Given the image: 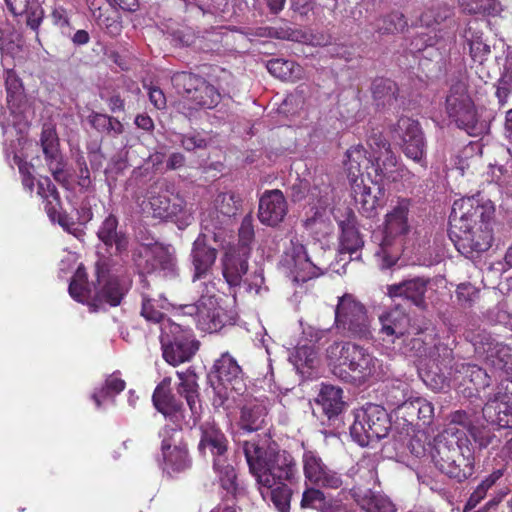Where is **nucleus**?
<instances>
[{
	"instance_id": "44",
	"label": "nucleus",
	"mask_w": 512,
	"mask_h": 512,
	"mask_svg": "<svg viewBox=\"0 0 512 512\" xmlns=\"http://www.w3.org/2000/svg\"><path fill=\"white\" fill-rule=\"evenodd\" d=\"M5 85L7 91V102L13 114L22 113L21 104L24 97V89L20 78L13 70L5 72Z\"/></svg>"
},
{
	"instance_id": "19",
	"label": "nucleus",
	"mask_w": 512,
	"mask_h": 512,
	"mask_svg": "<svg viewBox=\"0 0 512 512\" xmlns=\"http://www.w3.org/2000/svg\"><path fill=\"white\" fill-rule=\"evenodd\" d=\"M240 197L233 192L219 193L212 205L203 213L201 225L204 230L214 232L227 225L240 207Z\"/></svg>"
},
{
	"instance_id": "64",
	"label": "nucleus",
	"mask_w": 512,
	"mask_h": 512,
	"mask_svg": "<svg viewBox=\"0 0 512 512\" xmlns=\"http://www.w3.org/2000/svg\"><path fill=\"white\" fill-rule=\"evenodd\" d=\"M470 53L474 60L481 62L483 57L490 53V46L480 37L470 40Z\"/></svg>"
},
{
	"instance_id": "23",
	"label": "nucleus",
	"mask_w": 512,
	"mask_h": 512,
	"mask_svg": "<svg viewBox=\"0 0 512 512\" xmlns=\"http://www.w3.org/2000/svg\"><path fill=\"white\" fill-rule=\"evenodd\" d=\"M37 195L46 201L45 209L52 222H57L64 230L78 236L80 229L60 209L59 196L48 177H40L36 183Z\"/></svg>"
},
{
	"instance_id": "8",
	"label": "nucleus",
	"mask_w": 512,
	"mask_h": 512,
	"mask_svg": "<svg viewBox=\"0 0 512 512\" xmlns=\"http://www.w3.org/2000/svg\"><path fill=\"white\" fill-rule=\"evenodd\" d=\"M368 146L372 150L374 162L367 175L374 184L378 185L379 195H383L386 185L410 179V171L398 161L389 142L381 134H373L368 139Z\"/></svg>"
},
{
	"instance_id": "28",
	"label": "nucleus",
	"mask_w": 512,
	"mask_h": 512,
	"mask_svg": "<svg viewBox=\"0 0 512 512\" xmlns=\"http://www.w3.org/2000/svg\"><path fill=\"white\" fill-rule=\"evenodd\" d=\"M372 150L368 153L363 145L357 144L351 146L345 153L343 160V168L349 183H356L360 179H364L363 170L371 169Z\"/></svg>"
},
{
	"instance_id": "1",
	"label": "nucleus",
	"mask_w": 512,
	"mask_h": 512,
	"mask_svg": "<svg viewBox=\"0 0 512 512\" xmlns=\"http://www.w3.org/2000/svg\"><path fill=\"white\" fill-rule=\"evenodd\" d=\"M495 207L481 194L454 201L450 214V234L457 250L466 257L487 251L492 243L491 220Z\"/></svg>"
},
{
	"instance_id": "59",
	"label": "nucleus",
	"mask_w": 512,
	"mask_h": 512,
	"mask_svg": "<svg viewBox=\"0 0 512 512\" xmlns=\"http://www.w3.org/2000/svg\"><path fill=\"white\" fill-rule=\"evenodd\" d=\"M87 3L94 19L99 25L109 27L110 19L106 16V12L110 10L109 5L104 0H87Z\"/></svg>"
},
{
	"instance_id": "38",
	"label": "nucleus",
	"mask_w": 512,
	"mask_h": 512,
	"mask_svg": "<svg viewBox=\"0 0 512 512\" xmlns=\"http://www.w3.org/2000/svg\"><path fill=\"white\" fill-rule=\"evenodd\" d=\"M8 9L14 15H25L27 26L36 30L43 18V11L37 3H30L29 0H5Z\"/></svg>"
},
{
	"instance_id": "37",
	"label": "nucleus",
	"mask_w": 512,
	"mask_h": 512,
	"mask_svg": "<svg viewBox=\"0 0 512 512\" xmlns=\"http://www.w3.org/2000/svg\"><path fill=\"white\" fill-rule=\"evenodd\" d=\"M354 496L367 512H397L395 505L387 496L372 492L370 489H355Z\"/></svg>"
},
{
	"instance_id": "42",
	"label": "nucleus",
	"mask_w": 512,
	"mask_h": 512,
	"mask_svg": "<svg viewBox=\"0 0 512 512\" xmlns=\"http://www.w3.org/2000/svg\"><path fill=\"white\" fill-rule=\"evenodd\" d=\"M352 195L360 209L367 216H371L379 205V197L372 194L371 188L366 186L364 179L350 183Z\"/></svg>"
},
{
	"instance_id": "30",
	"label": "nucleus",
	"mask_w": 512,
	"mask_h": 512,
	"mask_svg": "<svg viewBox=\"0 0 512 512\" xmlns=\"http://www.w3.org/2000/svg\"><path fill=\"white\" fill-rule=\"evenodd\" d=\"M428 279L415 277L387 287V295L391 298L403 297L418 307L425 305Z\"/></svg>"
},
{
	"instance_id": "60",
	"label": "nucleus",
	"mask_w": 512,
	"mask_h": 512,
	"mask_svg": "<svg viewBox=\"0 0 512 512\" xmlns=\"http://www.w3.org/2000/svg\"><path fill=\"white\" fill-rule=\"evenodd\" d=\"M468 432L480 449L488 447L494 439V435L488 427L471 426Z\"/></svg>"
},
{
	"instance_id": "6",
	"label": "nucleus",
	"mask_w": 512,
	"mask_h": 512,
	"mask_svg": "<svg viewBox=\"0 0 512 512\" xmlns=\"http://www.w3.org/2000/svg\"><path fill=\"white\" fill-rule=\"evenodd\" d=\"M429 454L435 466L450 478L462 481L474 472V448L467 437L456 439L441 433L429 447Z\"/></svg>"
},
{
	"instance_id": "34",
	"label": "nucleus",
	"mask_w": 512,
	"mask_h": 512,
	"mask_svg": "<svg viewBox=\"0 0 512 512\" xmlns=\"http://www.w3.org/2000/svg\"><path fill=\"white\" fill-rule=\"evenodd\" d=\"M171 378H164L156 387L153 393V403L155 408L161 412L166 418H170L175 424L182 417L178 405L173 401L169 394Z\"/></svg>"
},
{
	"instance_id": "49",
	"label": "nucleus",
	"mask_w": 512,
	"mask_h": 512,
	"mask_svg": "<svg viewBox=\"0 0 512 512\" xmlns=\"http://www.w3.org/2000/svg\"><path fill=\"white\" fill-rule=\"evenodd\" d=\"M203 81L204 79L189 72H179L172 77V83L178 93L187 99L193 95L200 85H203Z\"/></svg>"
},
{
	"instance_id": "11",
	"label": "nucleus",
	"mask_w": 512,
	"mask_h": 512,
	"mask_svg": "<svg viewBox=\"0 0 512 512\" xmlns=\"http://www.w3.org/2000/svg\"><path fill=\"white\" fill-rule=\"evenodd\" d=\"M141 205L143 211L151 212L156 218L174 219L180 224H188L192 218L184 199L174 194L165 181L152 185L147 192V201Z\"/></svg>"
},
{
	"instance_id": "53",
	"label": "nucleus",
	"mask_w": 512,
	"mask_h": 512,
	"mask_svg": "<svg viewBox=\"0 0 512 512\" xmlns=\"http://www.w3.org/2000/svg\"><path fill=\"white\" fill-rule=\"evenodd\" d=\"M468 415L462 411H456L451 415L450 423L442 432L444 436L455 437L456 439H465V431L469 429Z\"/></svg>"
},
{
	"instance_id": "35",
	"label": "nucleus",
	"mask_w": 512,
	"mask_h": 512,
	"mask_svg": "<svg viewBox=\"0 0 512 512\" xmlns=\"http://www.w3.org/2000/svg\"><path fill=\"white\" fill-rule=\"evenodd\" d=\"M265 406L256 399H245L241 407L240 426L242 429L252 432L261 428L266 416Z\"/></svg>"
},
{
	"instance_id": "12",
	"label": "nucleus",
	"mask_w": 512,
	"mask_h": 512,
	"mask_svg": "<svg viewBox=\"0 0 512 512\" xmlns=\"http://www.w3.org/2000/svg\"><path fill=\"white\" fill-rule=\"evenodd\" d=\"M199 449L204 454L209 452L213 456V468L221 486L229 493H233L236 490V473L233 466L228 463L225 435L213 424L203 426Z\"/></svg>"
},
{
	"instance_id": "29",
	"label": "nucleus",
	"mask_w": 512,
	"mask_h": 512,
	"mask_svg": "<svg viewBox=\"0 0 512 512\" xmlns=\"http://www.w3.org/2000/svg\"><path fill=\"white\" fill-rule=\"evenodd\" d=\"M248 256L246 251H237L235 246L227 247L222 258V274L230 287H237L242 283L243 275L248 270Z\"/></svg>"
},
{
	"instance_id": "55",
	"label": "nucleus",
	"mask_w": 512,
	"mask_h": 512,
	"mask_svg": "<svg viewBox=\"0 0 512 512\" xmlns=\"http://www.w3.org/2000/svg\"><path fill=\"white\" fill-rule=\"evenodd\" d=\"M254 239L253 218L251 215H246L239 228V243L240 247H236L237 251H246L249 254V246Z\"/></svg>"
},
{
	"instance_id": "58",
	"label": "nucleus",
	"mask_w": 512,
	"mask_h": 512,
	"mask_svg": "<svg viewBox=\"0 0 512 512\" xmlns=\"http://www.w3.org/2000/svg\"><path fill=\"white\" fill-rule=\"evenodd\" d=\"M382 23L381 29L384 32H402L407 28V21L405 20L404 15L398 11L385 16Z\"/></svg>"
},
{
	"instance_id": "57",
	"label": "nucleus",
	"mask_w": 512,
	"mask_h": 512,
	"mask_svg": "<svg viewBox=\"0 0 512 512\" xmlns=\"http://www.w3.org/2000/svg\"><path fill=\"white\" fill-rule=\"evenodd\" d=\"M411 414L417 413V416L423 423H429L433 416L434 408L430 402L421 397H415L410 401L409 409Z\"/></svg>"
},
{
	"instance_id": "10",
	"label": "nucleus",
	"mask_w": 512,
	"mask_h": 512,
	"mask_svg": "<svg viewBox=\"0 0 512 512\" xmlns=\"http://www.w3.org/2000/svg\"><path fill=\"white\" fill-rule=\"evenodd\" d=\"M446 112L457 127L471 136H479L486 130V122L481 119L478 108L462 81L451 85L446 97Z\"/></svg>"
},
{
	"instance_id": "48",
	"label": "nucleus",
	"mask_w": 512,
	"mask_h": 512,
	"mask_svg": "<svg viewBox=\"0 0 512 512\" xmlns=\"http://www.w3.org/2000/svg\"><path fill=\"white\" fill-rule=\"evenodd\" d=\"M398 88L390 79H376L373 82V96L374 99L383 106H391L396 101V94Z\"/></svg>"
},
{
	"instance_id": "31",
	"label": "nucleus",
	"mask_w": 512,
	"mask_h": 512,
	"mask_svg": "<svg viewBox=\"0 0 512 512\" xmlns=\"http://www.w3.org/2000/svg\"><path fill=\"white\" fill-rule=\"evenodd\" d=\"M381 328L380 334L387 337L390 341L394 342L408 332L409 317L406 312L400 307L396 306L389 310L384 311L378 317Z\"/></svg>"
},
{
	"instance_id": "24",
	"label": "nucleus",
	"mask_w": 512,
	"mask_h": 512,
	"mask_svg": "<svg viewBox=\"0 0 512 512\" xmlns=\"http://www.w3.org/2000/svg\"><path fill=\"white\" fill-rule=\"evenodd\" d=\"M506 393L498 392L483 407V415L489 423L500 428H512V381L505 386Z\"/></svg>"
},
{
	"instance_id": "54",
	"label": "nucleus",
	"mask_w": 512,
	"mask_h": 512,
	"mask_svg": "<svg viewBox=\"0 0 512 512\" xmlns=\"http://www.w3.org/2000/svg\"><path fill=\"white\" fill-rule=\"evenodd\" d=\"M413 399L409 391L408 385L398 383L388 393L387 401L394 408L409 409L410 401Z\"/></svg>"
},
{
	"instance_id": "61",
	"label": "nucleus",
	"mask_w": 512,
	"mask_h": 512,
	"mask_svg": "<svg viewBox=\"0 0 512 512\" xmlns=\"http://www.w3.org/2000/svg\"><path fill=\"white\" fill-rule=\"evenodd\" d=\"M14 164L18 166L19 172L22 176V183L24 188L33 192L34 190V178L32 177L33 167L29 165L27 162H24L18 155L13 156Z\"/></svg>"
},
{
	"instance_id": "32",
	"label": "nucleus",
	"mask_w": 512,
	"mask_h": 512,
	"mask_svg": "<svg viewBox=\"0 0 512 512\" xmlns=\"http://www.w3.org/2000/svg\"><path fill=\"white\" fill-rule=\"evenodd\" d=\"M97 237L107 247L110 254L122 253L127 247V238L118 229V220L112 214H109L101 222L97 231Z\"/></svg>"
},
{
	"instance_id": "41",
	"label": "nucleus",
	"mask_w": 512,
	"mask_h": 512,
	"mask_svg": "<svg viewBox=\"0 0 512 512\" xmlns=\"http://www.w3.org/2000/svg\"><path fill=\"white\" fill-rule=\"evenodd\" d=\"M339 226L341 229L339 254L351 256L363 246V241L352 219L340 222Z\"/></svg>"
},
{
	"instance_id": "4",
	"label": "nucleus",
	"mask_w": 512,
	"mask_h": 512,
	"mask_svg": "<svg viewBox=\"0 0 512 512\" xmlns=\"http://www.w3.org/2000/svg\"><path fill=\"white\" fill-rule=\"evenodd\" d=\"M130 281L127 277L112 273L105 262L96 266V283L90 284L83 266H78L69 284V294L77 302L87 304L93 310L104 305L118 306L127 293Z\"/></svg>"
},
{
	"instance_id": "7",
	"label": "nucleus",
	"mask_w": 512,
	"mask_h": 512,
	"mask_svg": "<svg viewBox=\"0 0 512 512\" xmlns=\"http://www.w3.org/2000/svg\"><path fill=\"white\" fill-rule=\"evenodd\" d=\"M208 378L214 391V407L229 410L233 404L241 401L246 384L240 366L228 353L215 361Z\"/></svg>"
},
{
	"instance_id": "33",
	"label": "nucleus",
	"mask_w": 512,
	"mask_h": 512,
	"mask_svg": "<svg viewBox=\"0 0 512 512\" xmlns=\"http://www.w3.org/2000/svg\"><path fill=\"white\" fill-rule=\"evenodd\" d=\"M41 145L48 166L56 180L60 179L63 171L62 157L58 150V138L55 129L50 125H45L41 135Z\"/></svg>"
},
{
	"instance_id": "39",
	"label": "nucleus",
	"mask_w": 512,
	"mask_h": 512,
	"mask_svg": "<svg viewBox=\"0 0 512 512\" xmlns=\"http://www.w3.org/2000/svg\"><path fill=\"white\" fill-rule=\"evenodd\" d=\"M180 380L178 392L186 398L187 404L193 414H197L200 410L198 399L197 376L193 370L187 369L183 372H177Z\"/></svg>"
},
{
	"instance_id": "47",
	"label": "nucleus",
	"mask_w": 512,
	"mask_h": 512,
	"mask_svg": "<svg viewBox=\"0 0 512 512\" xmlns=\"http://www.w3.org/2000/svg\"><path fill=\"white\" fill-rule=\"evenodd\" d=\"M221 95L215 89L214 86L203 81V85H200L198 89L189 97L188 100L193 101L197 106L201 108L212 109L220 102Z\"/></svg>"
},
{
	"instance_id": "27",
	"label": "nucleus",
	"mask_w": 512,
	"mask_h": 512,
	"mask_svg": "<svg viewBox=\"0 0 512 512\" xmlns=\"http://www.w3.org/2000/svg\"><path fill=\"white\" fill-rule=\"evenodd\" d=\"M217 252L207 245V235L201 233L193 243L191 251L194 269L193 282L206 279L215 263Z\"/></svg>"
},
{
	"instance_id": "63",
	"label": "nucleus",
	"mask_w": 512,
	"mask_h": 512,
	"mask_svg": "<svg viewBox=\"0 0 512 512\" xmlns=\"http://www.w3.org/2000/svg\"><path fill=\"white\" fill-rule=\"evenodd\" d=\"M244 284L247 286L249 292L254 291L255 294L261 295L263 291H266L264 286V276L262 270H257L251 274L245 281Z\"/></svg>"
},
{
	"instance_id": "14",
	"label": "nucleus",
	"mask_w": 512,
	"mask_h": 512,
	"mask_svg": "<svg viewBox=\"0 0 512 512\" xmlns=\"http://www.w3.org/2000/svg\"><path fill=\"white\" fill-rule=\"evenodd\" d=\"M206 290V294H203L196 304L180 305L179 309L183 315L195 317L200 330L215 333L231 324L233 317L212 294L214 287L207 286Z\"/></svg>"
},
{
	"instance_id": "13",
	"label": "nucleus",
	"mask_w": 512,
	"mask_h": 512,
	"mask_svg": "<svg viewBox=\"0 0 512 512\" xmlns=\"http://www.w3.org/2000/svg\"><path fill=\"white\" fill-rule=\"evenodd\" d=\"M160 342L163 358L173 366L189 361L199 348L192 330L172 320L162 323Z\"/></svg>"
},
{
	"instance_id": "43",
	"label": "nucleus",
	"mask_w": 512,
	"mask_h": 512,
	"mask_svg": "<svg viewBox=\"0 0 512 512\" xmlns=\"http://www.w3.org/2000/svg\"><path fill=\"white\" fill-rule=\"evenodd\" d=\"M301 506L303 508H313L321 512H345L340 504L327 502L322 491L315 488H307L303 492Z\"/></svg>"
},
{
	"instance_id": "17",
	"label": "nucleus",
	"mask_w": 512,
	"mask_h": 512,
	"mask_svg": "<svg viewBox=\"0 0 512 512\" xmlns=\"http://www.w3.org/2000/svg\"><path fill=\"white\" fill-rule=\"evenodd\" d=\"M301 326L303 338L290 351L289 362L298 373L310 376L320 362L318 352L312 344L325 338L329 333V329H318L311 325L304 326L302 323Z\"/></svg>"
},
{
	"instance_id": "5",
	"label": "nucleus",
	"mask_w": 512,
	"mask_h": 512,
	"mask_svg": "<svg viewBox=\"0 0 512 512\" xmlns=\"http://www.w3.org/2000/svg\"><path fill=\"white\" fill-rule=\"evenodd\" d=\"M410 201L399 199L385 215L383 236L375 256L381 268L394 265L400 255L409 249L413 224L409 217Z\"/></svg>"
},
{
	"instance_id": "40",
	"label": "nucleus",
	"mask_w": 512,
	"mask_h": 512,
	"mask_svg": "<svg viewBox=\"0 0 512 512\" xmlns=\"http://www.w3.org/2000/svg\"><path fill=\"white\" fill-rule=\"evenodd\" d=\"M342 390L333 385H322L317 401L328 418L338 415L343 407Z\"/></svg>"
},
{
	"instance_id": "45",
	"label": "nucleus",
	"mask_w": 512,
	"mask_h": 512,
	"mask_svg": "<svg viewBox=\"0 0 512 512\" xmlns=\"http://www.w3.org/2000/svg\"><path fill=\"white\" fill-rule=\"evenodd\" d=\"M125 388V381L120 378L118 373H113L105 380V384L101 388H97L91 395L97 409L103 407L104 401L109 397L122 392Z\"/></svg>"
},
{
	"instance_id": "22",
	"label": "nucleus",
	"mask_w": 512,
	"mask_h": 512,
	"mask_svg": "<svg viewBox=\"0 0 512 512\" xmlns=\"http://www.w3.org/2000/svg\"><path fill=\"white\" fill-rule=\"evenodd\" d=\"M302 463L305 479L310 484L332 489L342 485L341 477L323 462L316 451L305 450Z\"/></svg>"
},
{
	"instance_id": "56",
	"label": "nucleus",
	"mask_w": 512,
	"mask_h": 512,
	"mask_svg": "<svg viewBox=\"0 0 512 512\" xmlns=\"http://www.w3.org/2000/svg\"><path fill=\"white\" fill-rule=\"evenodd\" d=\"M461 8L468 13H494L497 11L496 0H458Z\"/></svg>"
},
{
	"instance_id": "18",
	"label": "nucleus",
	"mask_w": 512,
	"mask_h": 512,
	"mask_svg": "<svg viewBox=\"0 0 512 512\" xmlns=\"http://www.w3.org/2000/svg\"><path fill=\"white\" fill-rule=\"evenodd\" d=\"M281 266L294 282H306L321 274L320 269L310 260L302 241L293 236L285 246Z\"/></svg>"
},
{
	"instance_id": "62",
	"label": "nucleus",
	"mask_w": 512,
	"mask_h": 512,
	"mask_svg": "<svg viewBox=\"0 0 512 512\" xmlns=\"http://www.w3.org/2000/svg\"><path fill=\"white\" fill-rule=\"evenodd\" d=\"M51 20L58 29H75L71 24L68 12L62 7H55L53 9L51 13Z\"/></svg>"
},
{
	"instance_id": "36",
	"label": "nucleus",
	"mask_w": 512,
	"mask_h": 512,
	"mask_svg": "<svg viewBox=\"0 0 512 512\" xmlns=\"http://www.w3.org/2000/svg\"><path fill=\"white\" fill-rule=\"evenodd\" d=\"M170 310H175L177 314H182L179 306L172 305L161 295L158 299L143 296L141 314L146 320L160 323L161 326L165 320H170L164 317L165 313Z\"/></svg>"
},
{
	"instance_id": "26",
	"label": "nucleus",
	"mask_w": 512,
	"mask_h": 512,
	"mask_svg": "<svg viewBox=\"0 0 512 512\" xmlns=\"http://www.w3.org/2000/svg\"><path fill=\"white\" fill-rule=\"evenodd\" d=\"M144 253L146 265L143 266L147 272L154 270L163 271L165 276H173L176 272L175 249L168 245L155 244L151 247L144 246L140 254Z\"/></svg>"
},
{
	"instance_id": "20",
	"label": "nucleus",
	"mask_w": 512,
	"mask_h": 512,
	"mask_svg": "<svg viewBox=\"0 0 512 512\" xmlns=\"http://www.w3.org/2000/svg\"><path fill=\"white\" fill-rule=\"evenodd\" d=\"M332 188L329 184H323L322 187L314 186L310 190V198L315 201L311 208L313 215L307 217L304 225L315 236H325L332 231L327 208L332 202Z\"/></svg>"
},
{
	"instance_id": "16",
	"label": "nucleus",
	"mask_w": 512,
	"mask_h": 512,
	"mask_svg": "<svg viewBox=\"0 0 512 512\" xmlns=\"http://www.w3.org/2000/svg\"><path fill=\"white\" fill-rule=\"evenodd\" d=\"M161 467L164 472L174 475L187 470L191 466V458L187 444L183 440L182 431L176 426L166 425L160 432Z\"/></svg>"
},
{
	"instance_id": "9",
	"label": "nucleus",
	"mask_w": 512,
	"mask_h": 512,
	"mask_svg": "<svg viewBox=\"0 0 512 512\" xmlns=\"http://www.w3.org/2000/svg\"><path fill=\"white\" fill-rule=\"evenodd\" d=\"M372 319L366 307L352 294L338 297L334 325L338 332L348 338L370 340L373 338Z\"/></svg>"
},
{
	"instance_id": "21",
	"label": "nucleus",
	"mask_w": 512,
	"mask_h": 512,
	"mask_svg": "<svg viewBox=\"0 0 512 512\" xmlns=\"http://www.w3.org/2000/svg\"><path fill=\"white\" fill-rule=\"evenodd\" d=\"M393 132L395 137L402 140L404 154L420 163L422 167H426L425 143L418 122L402 117L398 120Z\"/></svg>"
},
{
	"instance_id": "52",
	"label": "nucleus",
	"mask_w": 512,
	"mask_h": 512,
	"mask_svg": "<svg viewBox=\"0 0 512 512\" xmlns=\"http://www.w3.org/2000/svg\"><path fill=\"white\" fill-rule=\"evenodd\" d=\"M503 469H496L487 477H485L475 488L471 494L467 506L470 508L475 507L487 494L489 489L503 476Z\"/></svg>"
},
{
	"instance_id": "25",
	"label": "nucleus",
	"mask_w": 512,
	"mask_h": 512,
	"mask_svg": "<svg viewBox=\"0 0 512 512\" xmlns=\"http://www.w3.org/2000/svg\"><path fill=\"white\" fill-rule=\"evenodd\" d=\"M287 214V202L280 190L266 191L259 201L258 218L261 223L276 226Z\"/></svg>"
},
{
	"instance_id": "3",
	"label": "nucleus",
	"mask_w": 512,
	"mask_h": 512,
	"mask_svg": "<svg viewBox=\"0 0 512 512\" xmlns=\"http://www.w3.org/2000/svg\"><path fill=\"white\" fill-rule=\"evenodd\" d=\"M326 361L335 375L356 384L382 380L389 372V366L368 348L350 341L329 345Z\"/></svg>"
},
{
	"instance_id": "50",
	"label": "nucleus",
	"mask_w": 512,
	"mask_h": 512,
	"mask_svg": "<svg viewBox=\"0 0 512 512\" xmlns=\"http://www.w3.org/2000/svg\"><path fill=\"white\" fill-rule=\"evenodd\" d=\"M503 469H496L487 477H485L475 488L471 494L467 506L470 508L475 507L487 494L489 489L503 476Z\"/></svg>"
},
{
	"instance_id": "51",
	"label": "nucleus",
	"mask_w": 512,
	"mask_h": 512,
	"mask_svg": "<svg viewBox=\"0 0 512 512\" xmlns=\"http://www.w3.org/2000/svg\"><path fill=\"white\" fill-rule=\"evenodd\" d=\"M503 469H496L487 477H485L475 488L471 494L467 506L470 508L475 507L487 494L489 489L503 476Z\"/></svg>"
},
{
	"instance_id": "2",
	"label": "nucleus",
	"mask_w": 512,
	"mask_h": 512,
	"mask_svg": "<svg viewBox=\"0 0 512 512\" xmlns=\"http://www.w3.org/2000/svg\"><path fill=\"white\" fill-rule=\"evenodd\" d=\"M241 449L257 483L270 492L271 500L280 512H288L291 491L284 481L292 480L297 473L293 457L286 451L265 449L254 440L244 441Z\"/></svg>"
},
{
	"instance_id": "15",
	"label": "nucleus",
	"mask_w": 512,
	"mask_h": 512,
	"mask_svg": "<svg viewBox=\"0 0 512 512\" xmlns=\"http://www.w3.org/2000/svg\"><path fill=\"white\" fill-rule=\"evenodd\" d=\"M389 430L386 410L376 404H367L355 412L350 435L360 446L369 445L373 440L385 437Z\"/></svg>"
},
{
	"instance_id": "46",
	"label": "nucleus",
	"mask_w": 512,
	"mask_h": 512,
	"mask_svg": "<svg viewBox=\"0 0 512 512\" xmlns=\"http://www.w3.org/2000/svg\"><path fill=\"white\" fill-rule=\"evenodd\" d=\"M267 69L270 74L282 80L296 81L302 77L301 66L289 60L272 59L268 61Z\"/></svg>"
}]
</instances>
